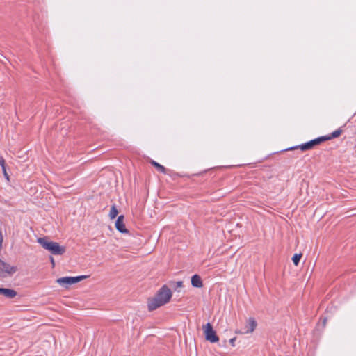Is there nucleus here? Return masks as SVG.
I'll return each instance as SVG.
<instances>
[{
	"instance_id": "nucleus-1",
	"label": "nucleus",
	"mask_w": 356,
	"mask_h": 356,
	"mask_svg": "<svg viewBox=\"0 0 356 356\" xmlns=\"http://www.w3.org/2000/svg\"><path fill=\"white\" fill-rule=\"evenodd\" d=\"M172 298V291L166 286H163L158 291L156 296L148 301V309L150 311L154 310L166 303H168Z\"/></svg>"
},
{
	"instance_id": "nucleus-2",
	"label": "nucleus",
	"mask_w": 356,
	"mask_h": 356,
	"mask_svg": "<svg viewBox=\"0 0 356 356\" xmlns=\"http://www.w3.org/2000/svg\"><path fill=\"white\" fill-rule=\"evenodd\" d=\"M38 242L43 248L55 255H62L65 252V248L58 243L48 241L46 238H38Z\"/></svg>"
},
{
	"instance_id": "nucleus-3",
	"label": "nucleus",
	"mask_w": 356,
	"mask_h": 356,
	"mask_svg": "<svg viewBox=\"0 0 356 356\" xmlns=\"http://www.w3.org/2000/svg\"><path fill=\"white\" fill-rule=\"evenodd\" d=\"M88 276L87 275H80L76 277H63L57 279L56 282L60 285L67 287L70 285L74 284L75 283H77L86 278H87Z\"/></svg>"
},
{
	"instance_id": "nucleus-4",
	"label": "nucleus",
	"mask_w": 356,
	"mask_h": 356,
	"mask_svg": "<svg viewBox=\"0 0 356 356\" xmlns=\"http://www.w3.org/2000/svg\"><path fill=\"white\" fill-rule=\"evenodd\" d=\"M203 330L206 340L211 342L216 343L219 341V338L213 330L212 325L210 323H207L204 327Z\"/></svg>"
},
{
	"instance_id": "nucleus-5",
	"label": "nucleus",
	"mask_w": 356,
	"mask_h": 356,
	"mask_svg": "<svg viewBox=\"0 0 356 356\" xmlns=\"http://www.w3.org/2000/svg\"><path fill=\"white\" fill-rule=\"evenodd\" d=\"M325 140H326V138L325 137H319L318 138L312 140L309 142L302 144L299 146L291 147L289 149H294L299 147L301 150L306 151L312 149L315 145H317Z\"/></svg>"
},
{
	"instance_id": "nucleus-6",
	"label": "nucleus",
	"mask_w": 356,
	"mask_h": 356,
	"mask_svg": "<svg viewBox=\"0 0 356 356\" xmlns=\"http://www.w3.org/2000/svg\"><path fill=\"white\" fill-rule=\"evenodd\" d=\"M257 325V323L256 321L253 318H249L247 321V325L242 330L238 331V333L243 334L252 333L255 330Z\"/></svg>"
},
{
	"instance_id": "nucleus-7",
	"label": "nucleus",
	"mask_w": 356,
	"mask_h": 356,
	"mask_svg": "<svg viewBox=\"0 0 356 356\" xmlns=\"http://www.w3.org/2000/svg\"><path fill=\"white\" fill-rule=\"evenodd\" d=\"M16 271V267L12 266L10 264L0 259V275H3L4 273L12 275L15 273Z\"/></svg>"
},
{
	"instance_id": "nucleus-8",
	"label": "nucleus",
	"mask_w": 356,
	"mask_h": 356,
	"mask_svg": "<svg viewBox=\"0 0 356 356\" xmlns=\"http://www.w3.org/2000/svg\"><path fill=\"white\" fill-rule=\"evenodd\" d=\"M115 227L121 233L128 232V230L126 229L125 224L124 222V216L121 215L118 216L115 222Z\"/></svg>"
},
{
	"instance_id": "nucleus-9",
	"label": "nucleus",
	"mask_w": 356,
	"mask_h": 356,
	"mask_svg": "<svg viewBox=\"0 0 356 356\" xmlns=\"http://www.w3.org/2000/svg\"><path fill=\"white\" fill-rule=\"evenodd\" d=\"M0 294L8 298H13L16 296L17 293L13 289L0 288Z\"/></svg>"
},
{
	"instance_id": "nucleus-10",
	"label": "nucleus",
	"mask_w": 356,
	"mask_h": 356,
	"mask_svg": "<svg viewBox=\"0 0 356 356\" xmlns=\"http://www.w3.org/2000/svg\"><path fill=\"white\" fill-rule=\"evenodd\" d=\"M191 284L196 288H201L203 286L201 277L198 275H194L191 277Z\"/></svg>"
},
{
	"instance_id": "nucleus-11",
	"label": "nucleus",
	"mask_w": 356,
	"mask_h": 356,
	"mask_svg": "<svg viewBox=\"0 0 356 356\" xmlns=\"http://www.w3.org/2000/svg\"><path fill=\"white\" fill-rule=\"evenodd\" d=\"M118 214V209L115 205H113L109 212V217L111 219H114Z\"/></svg>"
},
{
	"instance_id": "nucleus-12",
	"label": "nucleus",
	"mask_w": 356,
	"mask_h": 356,
	"mask_svg": "<svg viewBox=\"0 0 356 356\" xmlns=\"http://www.w3.org/2000/svg\"><path fill=\"white\" fill-rule=\"evenodd\" d=\"M152 164L155 166L159 171L165 173V169L163 165L154 161H152Z\"/></svg>"
},
{
	"instance_id": "nucleus-13",
	"label": "nucleus",
	"mask_w": 356,
	"mask_h": 356,
	"mask_svg": "<svg viewBox=\"0 0 356 356\" xmlns=\"http://www.w3.org/2000/svg\"><path fill=\"white\" fill-rule=\"evenodd\" d=\"M341 130L337 129L332 133L331 136L325 137V138H326V140L331 139L333 138H337L341 135Z\"/></svg>"
},
{
	"instance_id": "nucleus-14",
	"label": "nucleus",
	"mask_w": 356,
	"mask_h": 356,
	"mask_svg": "<svg viewBox=\"0 0 356 356\" xmlns=\"http://www.w3.org/2000/svg\"><path fill=\"white\" fill-rule=\"evenodd\" d=\"M302 257L301 254H295L292 258L293 262L296 266H298L300 259Z\"/></svg>"
},
{
	"instance_id": "nucleus-15",
	"label": "nucleus",
	"mask_w": 356,
	"mask_h": 356,
	"mask_svg": "<svg viewBox=\"0 0 356 356\" xmlns=\"http://www.w3.org/2000/svg\"><path fill=\"white\" fill-rule=\"evenodd\" d=\"M0 165L2 168V170H4L6 168L5 167V161L2 157H0Z\"/></svg>"
},
{
	"instance_id": "nucleus-16",
	"label": "nucleus",
	"mask_w": 356,
	"mask_h": 356,
	"mask_svg": "<svg viewBox=\"0 0 356 356\" xmlns=\"http://www.w3.org/2000/svg\"><path fill=\"white\" fill-rule=\"evenodd\" d=\"M3 241V234H2L1 231H0V250L2 248Z\"/></svg>"
},
{
	"instance_id": "nucleus-17",
	"label": "nucleus",
	"mask_w": 356,
	"mask_h": 356,
	"mask_svg": "<svg viewBox=\"0 0 356 356\" xmlns=\"http://www.w3.org/2000/svg\"><path fill=\"white\" fill-rule=\"evenodd\" d=\"M182 286H183V282H182L181 281H178V282H177V287H179V288H181V287H182Z\"/></svg>"
},
{
	"instance_id": "nucleus-18",
	"label": "nucleus",
	"mask_w": 356,
	"mask_h": 356,
	"mask_svg": "<svg viewBox=\"0 0 356 356\" xmlns=\"http://www.w3.org/2000/svg\"><path fill=\"white\" fill-rule=\"evenodd\" d=\"M234 341H235V338H232L229 340V343L232 345V346H234Z\"/></svg>"
},
{
	"instance_id": "nucleus-19",
	"label": "nucleus",
	"mask_w": 356,
	"mask_h": 356,
	"mask_svg": "<svg viewBox=\"0 0 356 356\" xmlns=\"http://www.w3.org/2000/svg\"><path fill=\"white\" fill-rule=\"evenodd\" d=\"M3 172L5 177L7 178V179H8V175L6 172V168H4V170H3Z\"/></svg>"
},
{
	"instance_id": "nucleus-20",
	"label": "nucleus",
	"mask_w": 356,
	"mask_h": 356,
	"mask_svg": "<svg viewBox=\"0 0 356 356\" xmlns=\"http://www.w3.org/2000/svg\"><path fill=\"white\" fill-rule=\"evenodd\" d=\"M51 261L53 266H54V260L53 258L51 259Z\"/></svg>"
}]
</instances>
